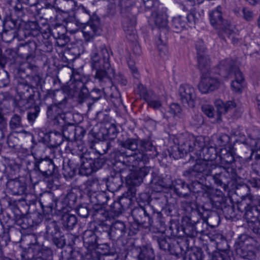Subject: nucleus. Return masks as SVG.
I'll return each mask as SVG.
<instances>
[{
    "label": "nucleus",
    "mask_w": 260,
    "mask_h": 260,
    "mask_svg": "<svg viewBox=\"0 0 260 260\" xmlns=\"http://www.w3.org/2000/svg\"><path fill=\"white\" fill-rule=\"evenodd\" d=\"M236 71V72L234 73L235 80L232 82L231 87L235 92H240L243 87L244 78L242 73L240 70Z\"/></svg>",
    "instance_id": "7c9ffc66"
},
{
    "label": "nucleus",
    "mask_w": 260,
    "mask_h": 260,
    "mask_svg": "<svg viewBox=\"0 0 260 260\" xmlns=\"http://www.w3.org/2000/svg\"><path fill=\"white\" fill-rule=\"evenodd\" d=\"M154 257L153 250L148 246H143L141 248L139 254L138 256L139 260H153Z\"/></svg>",
    "instance_id": "473e14b6"
},
{
    "label": "nucleus",
    "mask_w": 260,
    "mask_h": 260,
    "mask_svg": "<svg viewBox=\"0 0 260 260\" xmlns=\"http://www.w3.org/2000/svg\"><path fill=\"white\" fill-rule=\"evenodd\" d=\"M84 80H85L84 78H83L81 75L73 71L68 83L70 93H73L74 96H78L81 99L86 98L89 94V92Z\"/></svg>",
    "instance_id": "1a4fd4ad"
},
{
    "label": "nucleus",
    "mask_w": 260,
    "mask_h": 260,
    "mask_svg": "<svg viewBox=\"0 0 260 260\" xmlns=\"http://www.w3.org/2000/svg\"><path fill=\"white\" fill-rule=\"evenodd\" d=\"M40 112V107L35 106L33 109V111L28 113L27 115V119L30 122H34Z\"/></svg>",
    "instance_id": "13d9d810"
},
{
    "label": "nucleus",
    "mask_w": 260,
    "mask_h": 260,
    "mask_svg": "<svg viewBox=\"0 0 260 260\" xmlns=\"http://www.w3.org/2000/svg\"><path fill=\"white\" fill-rule=\"evenodd\" d=\"M90 203L92 206V209L94 207L99 208L103 206L108 201V197L103 192H94L88 194Z\"/></svg>",
    "instance_id": "5701e85b"
},
{
    "label": "nucleus",
    "mask_w": 260,
    "mask_h": 260,
    "mask_svg": "<svg viewBox=\"0 0 260 260\" xmlns=\"http://www.w3.org/2000/svg\"><path fill=\"white\" fill-rule=\"evenodd\" d=\"M85 185L86 186V190L88 194L95 191L96 192V190L98 189V184L97 182L93 180L87 181Z\"/></svg>",
    "instance_id": "09e8293b"
},
{
    "label": "nucleus",
    "mask_w": 260,
    "mask_h": 260,
    "mask_svg": "<svg viewBox=\"0 0 260 260\" xmlns=\"http://www.w3.org/2000/svg\"><path fill=\"white\" fill-rule=\"evenodd\" d=\"M172 185V188H173L175 192L179 196L185 197L187 196L186 191L188 190V185L181 180H177L170 183Z\"/></svg>",
    "instance_id": "cd10ccee"
},
{
    "label": "nucleus",
    "mask_w": 260,
    "mask_h": 260,
    "mask_svg": "<svg viewBox=\"0 0 260 260\" xmlns=\"http://www.w3.org/2000/svg\"><path fill=\"white\" fill-rule=\"evenodd\" d=\"M30 86L25 82H22L18 84L17 90L18 93L24 94H25V91L28 92L29 90Z\"/></svg>",
    "instance_id": "680f3d73"
},
{
    "label": "nucleus",
    "mask_w": 260,
    "mask_h": 260,
    "mask_svg": "<svg viewBox=\"0 0 260 260\" xmlns=\"http://www.w3.org/2000/svg\"><path fill=\"white\" fill-rule=\"evenodd\" d=\"M132 200L130 198L125 197L124 194L121 196L118 201L114 202L110 206V214L112 217L118 216L123 211L128 208L131 204Z\"/></svg>",
    "instance_id": "f3484780"
},
{
    "label": "nucleus",
    "mask_w": 260,
    "mask_h": 260,
    "mask_svg": "<svg viewBox=\"0 0 260 260\" xmlns=\"http://www.w3.org/2000/svg\"><path fill=\"white\" fill-rule=\"evenodd\" d=\"M151 207L147 205L144 207H139L135 208L132 211V215L135 221L137 223V229L138 225H142L147 228L152 224L153 220L151 218L152 215L154 214L153 211H150Z\"/></svg>",
    "instance_id": "9b49d317"
},
{
    "label": "nucleus",
    "mask_w": 260,
    "mask_h": 260,
    "mask_svg": "<svg viewBox=\"0 0 260 260\" xmlns=\"http://www.w3.org/2000/svg\"><path fill=\"white\" fill-rule=\"evenodd\" d=\"M181 111V108L178 104L173 103L170 106L169 112L174 116L177 115Z\"/></svg>",
    "instance_id": "774afa93"
},
{
    "label": "nucleus",
    "mask_w": 260,
    "mask_h": 260,
    "mask_svg": "<svg viewBox=\"0 0 260 260\" xmlns=\"http://www.w3.org/2000/svg\"><path fill=\"white\" fill-rule=\"evenodd\" d=\"M213 260H231L229 253L225 251L218 253L213 257Z\"/></svg>",
    "instance_id": "338daca9"
},
{
    "label": "nucleus",
    "mask_w": 260,
    "mask_h": 260,
    "mask_svg": "<svg viewBox=\"0 0 260 260\" xmlns=\"http://www.w3.org/2000/svg\"><path fill=\"white\" fill-rule=\"evenodd\" d=\"M77 197L76 194L73 192L68 193L65 199L64 202L69 206L74 205L76 202Z\"/></svg>",
    "instance_id": "4d7b16f0"
},
{
    "label": "nucleus",
    "mask_w": 260,
    "mask_h": 260,
    "mask_svg": "<svg viewBox=\"0 0 260 260\" xmlns=\"http://www.w3.org/2000/svg\"><path fill=\"white\" fill-rule=\"evenodd\" d=\"M105 127L107 130L106 134L108 136H114L117 132L116 126L114 123H107Z\"/></svg>",
    "instance_id": "052dcab7"
},
{
    "label": "nucleus",
    "mask_w": 260,
    "mask_h": 260,
    "mask_svg": "<svg viewBox=\"0 0 260 260\" xmlns=\"http://www.w3.org/2000/svg\"><path fill=\"white\" fill-rule=\"evenodd\" d=\"M215 105L219 114L225 113L236 107V104L234 101H228L224 104L220 100H216L215 102Z\"/></svg>",
    "instance_id": "c85d7f7f"
},
{
    "label": "nucleus",
    "mask_w": 260,
    "mask_h": 260,
    "mask_svg": "<svg viewBox=\"0 0 260 260\" xmlns=\"http://www.w3.org/2000/svg\"><path fill=\"white\" fill-rule=\"evenodd\" d=\"M156 43L160 55H166L168 52V48L165 45V42L160 38H159L157 41Z\"/></svg>",
    "instance_id": "5fc2aeb1"
},
{
    "label": "nucleus",
    "mask_w": 260,
    "mask_h": 260,
    "mask_svg": "<svg viewBox=\"0 0 260 260\" xmlns=\"http://www.w3.org/2000/svg\"><path fill=\"white\" fill-rule=\"evenodd\" d=\"M60 229L55 221H49L46 225V237L49 240L56 237H60Z\"/></svg>",
    "instance_id": "a878e982"
},
{
    "label": "nucleus",
    "mask_w": 260,
    "mask_h": 260,
    "mask_svg": "<svg viewBox=\"0 0 260 260\" xmlns=\"http://www.w3.org/2000/svg\"><path fill=\"white\" fill-rule=\"evenodd\" d=\"M80 144H78L77 142H72L71 143L73 145V148H71V151L73 154H76L78 155L80 158H81V156L84 155V154H87L84 151H86V149L81 142H80Z\"/></svg>",
    "instance_id": "ea45409f"
},
{
    "label": "nucleus",
    "mask_w": 260,
    "mask_h": 260,
    "mask_svg": "<svg viewBox=\"0 0 260 260\" xmlns=\"http://www.w3.org/2000/svg\"><path fill=\"white\" fill-rule=\"evenodd\" d=\"M204 190L203 185L198 181H193L191 184L188 185V190L193 193L201 192Z\"/></svg>",
    "instance_id": "c03bdc74"
},
{
    "label": "nucleus",
    "mask_w": 260,
    "mask_h": 260,
    "mask_svg": "<svg viewBox=\"0 0 260 260\" xmlns=\"http://www.w3.org/2000/svg\"><path fill=\"white\" fill-rule=\"evenodd\" d=\"M12 9L18 14L20 13L23 9L22 4L19 0H9L8 2Z\"/></svg>",
    "instance_id": "49530a36"
},
{
    "label": "nucleus",
    "mask_w": 260,
    "mask_h": 260,
    "mask_svg": "<svg viewBox=\"0 0 260 260\" xmlns=\"http://www.w3.org/2000/svg\"><path fill=\"white\" fill-rule=\"evenodd\" d=\"M236 252L240 257L250 259L258 250L259 244L254 238L246 234L241 235L237 242Z\"/></svg>",
    "instance_id": "20e7f679"
},
{
    "label": "nucleus",
    "mask_w": 260,
    "mask_h": 260,
    "mask_svg": "<svg viewBox=\"0 0 260 260\" xmlns=\"http://www.w3.org/2000/svg\"><path fill=\"white\" fill-rule=\"evenodd\" d=\"M109 58L108 51L105 47L102 48L100 51H94L90 55L91 67L95 71L94 78L95 82L102 87V90L112 86Z\"/></svg>",
    "instance_id": "f03ea898"
},
{
    "label": "nucleus",
    "mask_w": 260,
    "mask_h": 260,
    "mask_svg": "<svg viewBox=\"0 0 260 260\" xmlns=\"http://www.w3.org/2000/svg\"><path fill=\"white\" fill-rule=\"evenodd\" d=\"M219 84L220 82L216 78L207 74V75H202L201 81L199 85V89L202 93H206L218 88Z\"/></svg>",
    "instance_id": "dca6fc26"
},
{
    "label": "nucleus",
    "mask_w": 260,
    "mask_h": 260,
    "mask_svg": "<svg viewBox=\"0 0 260 260\" xmlns=\"http://www.w3.org/2000/svg\"><path fill=\"white\" fill-rule=\"evenodd\" d=\"M195 46L197 51L198 57L200 55H206L205 53L207 49L202 40L197 41Z\"/></svg>",
    "instance_id": "8fccbe9b"
},
{
    "label": "nucleus",
    "mask_w": 260,
    "mask_h": 260,
    "mask_svg": "<svg viewBox=\"0 0 260 260\" xmlns=\"http://www.w3.org/2000/svg\"><path fill=\"white\" fill-rule=\"evenodd\" d=\"M237 209L244 213L243 218L248 228L257 235H260V201L258 205H254L253 197L248 195L237 205Z\"/></svg>",
    "instance_id": "7ed1b4c3"
},
{
    "label": "nucleus",
    "mask_w": 260,
    "mask_h": 260,
    "mask_svg": "<svg viewBox=\"0 0 260 260\" xmlns=\"http://www.w3.org/2000/svg\"><path fill=\"white\" fill-rule=\"evenodd\" d=\"M215 164L206 159H198L195 164L183 173V175L190 180L201 179L205 176L210 175Z\"/></svg>",
    "instance_id": "39448f33"
},
{
    "label": "nucleus",
    "mask_w": 260,
    "mask_h": 260,
    "mask_svg": "<svg viewBox=\"0 0 260 260\" xmlns=\"http://www.w3.org/2000/svg\"><path fill=\"white\" fill-rule=\"evenodd\" d=\"M35 159L33 171L38 172L46 177H49L53 174L55 165L52 159L47 157L41 158L35 156Z\"/></svg>",
    "instance_id": "f8f14e48"
},
{
    "label": "nucleus",
    "mask_w": 260,
    "mask_h": 260,
    "mask_svg": "<svg viewBox=\"0 0 260 260\" xmlns=\"http://www.w3.org/2000/svg\"><path fill=\"white\" fill-rule=\"evenodd\" d=\"M126 227L123 222L117 221L115 222L110 228L109 235L114 240L118 239L126 233Z\"/></svg>",
    "instance_id": "4be33fe9"
},
{
    "label": "nucleus",
    "mask_w": 260,
    "mask_h": 260,
    "mask_svg": "<svg viewBox=\"0 0 260 260\" xmlns=\"http://www.w3.org/2000/svg\"><path fill=\"white\" fill-rule=\"evenodd\" d=\"M183 16L184 17V19L187 22V25L190 27H193L199 19L197 13L194 12H191L187 14L184 13Z\"/></svg>",
    "instance_id": "37998d69"
},
{
    "label": "nucleus",
    "mask_w": 260,
    "mask_h": 260,
    "mask_svg": "<svg viewBox=\"0 0 260 260\" xmlns=\"http://www.w3.org/2000/svg\"><path fill=\"white\" fill-rule=\"evenodd\" d=\"M166 8L159 9L152 13L153 21L156 26L159 28H164L167 25V15Z\"/></svg>",
    "instance_id": "412c9836"
},
{
    "label": "nucleus",
    "mask_w": 260,
    "mask_h": 260,
    "mask_svg": "<svg viewBox=\"0 0 260 260\" xmlns=\"http://www.w3.org/2000/svg\"><path fill=\"white\" fill-rule=\"evenodd\" d=\"M80 130V128H77L73 125H68L63 128L62 134L67 140L72 141L77 138V132Z\"/></svg>",
    "instance_id": "2f4dec72"
},
{
    "label": "nucleus",
    "mask_w": 260,
    "mask_h": 260,
    "mask_svg": "<svg viewBox=\"0 0 260 260\" xmlns=\"http://www.w3.org/2000/svg\"><path fill=\"white\" fill-rule=\"evenodd\" d=\"M56 103L48 107L47 114L51 119L56 118L58 116L60 115L65 107L66 100L64 96L61 101H57L56 100Z\"/></svg>",
    "instance_id": "aec40b11"
},
{
    "label": "nucleus",
    "mask_w": 260,
    "mask_h": 260,
    "mask_svg": "<svg viewBox=\"0 0 260 260\" xmlns=\"http://www.w3.org/2000/svg\"><path fill=\"white\" fill-rule=\"evenodd\" d=\"M220 164L222 166H230L235 161L233 153L227 151L226 150L222 151L220 155Z\"/></svg>",
    "instance_id": "f704fd0d"
},
{
    "label": "nucleus",
    "mask_w": 260,
    "mask_h": 260,
    "mask_svg": "<svg viewBox=\"0 0 260 260\" xmlns=\"http://www.w3.org/2000/svg\"><path fill=\"white\" fill-rule=\"evenodd\" d=\"M203 113L209 118H212L214 115V108L210 105H204L202 106Z\"/></svg>",
    "instance_id": "864d4df0"
},
{
    "label": "nucleus",
    "mask_w": 260,
    "mask_h": 260,
    "mask_svg": "<svg viewBox=\"0 0 260 260\" xmlns=\"http://www.w3.org/2000/svg\"><path fill=\"white\" fill-rule=\"evenodd\" d=\"M120 145L133 151L123 160L124 165L133 168L137 167L139 162H142L145 164L150 158L154 157L157 155L155 147L148 140H142L139 149H138L137 140L134 139H127L125 141H121Z\"/></svg>",
    "instance_id": "f257e3e1"
},
{
    "label": "nucleus",
    "mask_w": 260,
    "mask_h": 260,
    "mask_svg": "<svg viewBox=\"0 0 260 260\" xmlns=\"http://www.w3.org/2000/svg\"><path fill=\"white\" fill-rule=\"evenodd\" d=\"M50 145L52 147H57L59 146L63 141V136L62 133L53 131L49 133L47 135Z\"/></svg>",
    "instance_id": "bb28decb"
},
{
    "label": "nucleus",
    "mask_w": 260,
    "mask_h": 260,
    "mask_svg": "<svg viewBox=\"0 0 260 260\" xmlns=\"http://www.w3.org/2000/svg\"><path fill=\"white\" fill-rule=\"evenodd\" d=\"M203 252L200 250H197L193 252H190L184 258V260H203Z\"/></svg>",
    "instance_id": "a18cd8bd"
},
{
    "label": "nucleus",
    "mask_w": 260,
    "mask_h": 260,
    "mask_svg": "<svg viewBox=\"0 0 260 260\" xmlns=\"http://www.w3.org/2000/svg\"><path fill=\"white\" fill-rule=\"evenodd\" d=\"M42 78L38 75H36L30 78V86L32 88H37L41 86Z\"/></svg>",
    "instance_id": "6e6d98bb"
},
{
    "label": "nucleus",
    "mask_w": 260,
    "mask_h": 260,
    "mask_svg": "<svg viewBox=\"0 0 260 260\" xmlns=\"http://www.w3.org/2000/svg\"><path fill=\"white\" fill-rule=\"evenodd\" d=\"M62 224L68 230H72L77 223V218L75 215L66 214L62 216Z\"/></svg>",
    "instance_id": "e433bc0d"
},
{
    "label": "nucleus",
    "mask_w": 260,
    "mask_h": 260,
    "mask_svg": "<svg viewBox=\"0 0 260 260\" xmlns=\"http://www.w3.org/2000/svg\"><path fill=\"white\" fill-rule=\"evenodd\" d=\"M218 68L220 74L225 78L236 72V70H239L235 62L231 58L221 60L218 64Z\"/></svg>",
    "instance_id": "a211bd4d"
},
{
    "label": "nucleus",
    "mask_w": 260,
    "mask_h": 260,
    "mask_svg": "<svg viewBox=\"0 0 260 260\" xmlns=\"http://www.w3.org/2000/svg\"><path fill=\"white\" fill-rule=\"evenodd\" d=\"M210 175L217 186L225 187L229 183L230 178H236V170L231 167H220L215 164Z\"/></svg>",
    "instance_id": "0eeeda50"
},
{
    "label": "nucleus",
    "mask_w": 260,
    "mask_h": 260,
    "mask_svg": "<svg viewBox=\"0 0 260 260\" xmlns=\"http://www.w3.org/2000/svg\"><path fill=\"white\" fill-rule=\"evenodd\" d=\"M7 186L13 195L22 194L25 189L24 184L17 180H9L7 183Z\"/></svg>",
    "instance_id": "b1692460"
},
{
    "label": "nucleus",
    "mask_w": 260,
    "mask_h": 260,
    "mask_svg": "<svg viewBox=\"0 0 260 260\" xmlns=\"http://www.w3.org/2000/svg\"><path fill=\"white\" fill-rule=\"evenodd\" d=\"M67 29L71 34H75L77 32H82L86 42L93 40L95 36H99L102 32L100 19L96 16H93L91 18L83 28L82 31H80L78 28L70 29L69 26H68Z\"/></svg>",
    "instance_id": "6e6552de"
},
{
    "label": "nucleus",
    "mask_w": 260,
    "mask_h": 260,
    "mask_svg": "<svg viewBox=\"0 0 260 260\" xmlns=\"http://www.w3.org/2000/svg\"><path fill=\"white\" fill-rule=\"evenodd\" d=\"M151 188L154 191L159 192L162 191L164 188L172 189V185L165 182L164 179H158L157 181H152Z\"/></svg>",
    "instance_id": "4c0bfd02"
},
{
    "label": "nucleus",
    "mask_w": 260,
    "mask_h": 260,
    "mask_svg": "<svg viewBox=\"0 0 260 260\" xmlns=\"http://www.w3.org/2000/svg\"><path fill=\"white\" fill-rule=\"evenodd\" d=\"M147 101L148 106L154 109H158L162 106V102L159 100L152 99Z\"/></svg>",
    "instance_id": "e2e57ef3"
},
{
    "label": "nucleus",
    "mask_w": 260,
    "mask_h": 260,
    "mask_svg": "<svg viewBox=\"0 0 260 260\" xmlns=\"http://www.w3.org/2000/svg\"><path fill=\"white\" fill-rule=\"evenodd\" d=\"M10 125L12 129H15L21 126V117L17 114L14 115L11 118Z\"/></svg>",
    "instance_id": "603ef678"
},
{
    "label": "nucleus",
    "mask_w": 260,
    "mask_h": 260,
    "mask_svg": "<svg viewBox=\"0 0 260 260\" xmlns=\"http://www.w3.org/2000/svg\"><path fill=\"white\" fill-rule=\"evenodd\" d=\"M52 251L48 248H44L39 250L36 254V258L42 260H53Z\"/></svg>",
    "instance_id": "a19ab883"
},
{
    "label": "nucleus",
    "mask_w": 260,
    "mask_h": 260,
    "mask_svg": "<svg viewBox=\"0 0 260 260\" xmlns=\"http://www.w3.org/2000/svg\"><path fill=\"white\" fill-rule=\"evenodd\" d=\"M184 17L183 15H178L173 18L172 27L174 31L180 32L185 27L187 22Z\"/></svg>",
    "instance_id": "c756f323"
},
{
    "label": "nucleus",
    "mask_w": 260,
    "mask_h": 260,
    "mask_svg": "<svg viewBox=\"0 0 260 260\" xmlns=\"http://www.w3.org/2000/svg\"><path fill=\"white\" fill-rule=\"evenodd\" d=\"M121 185L122 181L120 175H118V176L113 178L112 180L109 182V186L114 190H117L119 189Z\"/></svg>",
    "instance_id": "de8ad7c7"
},
{
    "label": "nucleus",
    "mask_w": 260,
    "mask_h": 260,
    "mask_svg": "<svg viewBox=\"0 0 260 260\" xmlns=\"http://www.w3.org/2000/svg\"><path fill=\"white\" fill-rule=\"evenodd\" d=\"M199 69L202 75L209 74L211 71L210 60L207 55L198 57Z\"/></svg>",
    "instance_id": "393cba45"
},
{
    "label": "nucleus",
    "mask_w": 260,
    "mask_h": 260,
    "mask_svg": "<svg viewBox=\"0 0 260 260\" xmlns=\"http://www.w3.org/2000/svg\"><path fill=\"white\" fill-rule=\"evenodd\" d=\"M205 146V143L201 139L195 138L192 135H186L180 138L178 151L179 155L175 154V158H181L183 156L184 154L193 151H201Z\"/></svg>",
    "instance_id": "423d86ee"
},
{
    "label": "nucleus",
    "mask_w": 260,
    "mask_h": 260,
    "mask_svg": "<svg viewBox=\"0 0 260 260\" xmlns=\"http://www.w3.org/2000/svg\"><path fill=\"white\" fill-rule=\"evenodd\" d=\"M157 242L160 249L164 251L170 250V244L166 238L159 237L157 239Z\"/></svg>",
    "instance_id": "3c124183"
},
{
    "label": "nucleus",
    "mask_w": 260,
    "mask_h": 260,
    "mask_svg": "<svg viewBox=\"0 0 260 260\" xmlns=\"http://www.w3.org/2000/svg\"><path fill=\"white\" fill-rule=\"evenodd\" d=\"M93 210L94 215L101 220H106L110 216L109 212L104 208L103 206L99 208L94 207Z\"/></svg>",
    "instance_id": "79ce46f5"
},
{
    "label": "nucleus",
    "mask_w": 260,
    "mask_h": 260,
    "mask_svg": "<svg viewBox=\"0 0 260 260\" xmlns=\"http://www.w3.org/2000/svg\"><path fill=\"white\" fill-rule=\"evenodd\" d=\"M126 183L131 186L139 185L143 180L139 176L138 173L134 171L131 172L125 178Z\"/></svg>",
    "instance_id": "58836bf2"
},
{
    "label": "nucleus",
    "mask_w": 260,
    "mask_h": 260,
    "mask_svg": "<svg viewBox=\"0 0 260 260\" xmlns=\"http://www.w3.org/2000/svg\"><path fill=\"white\" fill-rule=\"evenodd\" d=\"M179 92L181 102L184 106L191 108L194 107L196 94L193 87L187 84L181 85Z\"/></svg>",
    "instance_id": "ddd939ff"
},
{
    "label": "nucleus",
    "mask_w": 260,
    "mask_h": 260,
    "mask_svg": "<svg viewBox=\"0 0 260 260\" xmlns=\"http://www.w3.org/2000/svg\"><path fill=\"white\" fill-rule=\"evenodd\" d=\"M219 36L225 41L226 37L231 39L233 44H236L239 41L237 34L234 31L233 27L231 25H228V28L221 32Z\"/></svg>",
    "instance_id": "72a5a7b5"
},
{
    "label": "nucleus",
    "mask_w": 260,
    "mask_h": 260,
    "mask_svg": "<svg viewBox=\"0 0 260 260\" xmlns=\"http://www.w3.org/2000/svg\"><path fill=\"white\" fill-rule=\"evenodd\" d=\"M136 24L135 18L129 20L128 18L125 19L123 21V28L126 34V37L129 41L134 42L137 40V35L135 26Z\"/></svg>",
    "instance_id": "6ab92c4d"
},
{
    "label": "nucleus",
    "mask_w": 260,
    "mask_h": 260,
    "mask_svg": "<svg viewBox=\"0 0 260 260\" xmlns=\"http://www.w3.org/2000/svg\"><path fill=\"white\" fill-rule=\"evenodd\" d=\"M194 214H198L200 215L201 219L197 221H192L195 224H187L183 228V231L184 233L189 237H195L197 236L198 233H202L204 232V229H200V225L202 224L206 226V219L205 218H202V215L197 210L192 211Z\"/></svg>",
    "instance_id": "2eb2a0df"
},
{
    "label": "nucleus",
    "mask_w": 260,
    "mask_h": 260,
    "mask_svg": "<svg viewBox=\"0 0 260 260\" xmlns=\"http://www.w3.org/2000/svg\"><path fill=\"white\" fill-rule=\"evenodd\" d=\"M81 164L80 173L83 175L89 176L92 173L101 169L105 163L101 158L92 159L89 157V154H84L80 158Z\"/></svg>",
    "instance_id": "9d476101"
},
{
    "label": "nucleus",
    "mask_w": 260,
    "mask_h": 260,
    "mask_svg": "<svg viewBox=\"0 0 260 260\" xmlns=\"http://www.w3.org/2000/svg\"><path fill=\"white\" fill-rule=\"evenodd\" d=\"M64 5L68 9V11H76L78 8L77 3L74 0H64Z\"/></svg>",
    "instance_id": "0e129e2a"
},
{
    "label": "nucleus",
    "mask_w": 260,
    "mask_h": 260,
    "mask_svg": "<svg viewBox=\"0 0 260 260\" xmlns=\"http://www.w3.org/2000/svg\"><path fill=\"white\" fill-rule=\"evenodd\" d=\"M102 95V91L99 89H93L89 93V96L94 101L99 100Z\"/></svg>",
    "instance_id": "69168bd1"
},
{
    "label": "nucleus",
    "mask_w": 260,
    "mask_h": 260,
    "mask_svg": "<svg viewBox=\"0 0 260 260\" xmlns=\"http://www.w3.org/2000/svg\"><path fill=\"white\" fill-rule=\"evenodd\" d=\"M84 244L88 246H92L96 243V236L91 230L85 231L83 234Z\"/></svg>",
    "instance_id": "c9c22d12"
},
{
    "label": "nucleus",
    "mask_w": 260,
    "mask_h": 260,
    "mask_svg": "<svg viewBox=\"0 0 260 260\" xmlns=\"http://www.w3.org/2000/svg\"><path fill=\"white\" fill-rule=\"evenodd\" d=\"M210 21L211 25L216 29H219V35L228 28L229 24L224 20L222 15V8L218 6L210 13Z\"/></svg>",
    "instance_id": "4468645a"
},
{
    "label": "nucleus",
    "mask_w": 260,
    "mask_h": 260,
    "mask_svg": "<svg viewBox=\"0 0 260 260\" xmlns=\"http://www.w3.org/2000/svg\"><path fill=\"white\" fill-rule=\"evenodd\" d=\"M64 30L65 28L62 26L55 27L52 30V36L55 39L59 38L62 35H64Z\"/></svg>",
    "instance_id": "bf43d9fd"
}]
</instances>
